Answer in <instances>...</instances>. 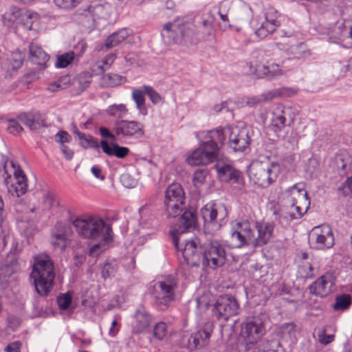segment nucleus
Listing matches in <instances>:
<instances>
[{
    "label": "nucleus",
    "mask_w": 352,
    "mask_h": 352,
    "mask_svg": "<svg viewBox=\"0 0 352 352\" xmlns=\"http://www.w3.org/2000/svg\"><path fill=\"white\" fill-rule=\"evenodd\" d=\"M144 91L139 89H135L132 93V98L136 104V107L139 113L143 116L148 113V109L145 104Z\"/></svg>",
    "instance_id": "40"
},
{
    "label": "nucleus",
    "mask_w": 352,
    "mask_h": 352,
    "mask_svg": "<svg viewBox=\"0 0 352 352\" xmlns=\"http://www.w3.org/2000/svg\"><path fill=\"white\" fill-rule=\"evenodd\" d=\"M83 0H54L55 5L60 8L69 10L76 7Z\"/></svg>",
    "instance_id": "54"
},
{
    "label": "nucleus",
    "mask_w": 352,
    "mask_h": 352,
    "mask_svg": "<svg viewBox=\"0 0 352 352\" xmlns=\"http://www.w3.org/2000/svg\"><path fill=\"white\" fill-rule=\"evenodd\" d=\"M77 234L82 239L94 241H112L113 230L111 225L96 216L77 217L72 221Z\"/></svg>",
    "instance_id": "1"
},
{
    "label": "nucleus",
    "mask_w": 352,
    "mask_h": 352,
    "mask_svg": "<svg viewBox=\"0 0 352 352\" xmlns=\"http://www.w3.org/2000/svg\"><path fill=\"white\" fill-rule=\"evenodd\" d=\"M276 96V94L274 91H270L267 92L263 93L261 96H254L248 98L245 102V105L248 106L250 107H254L257 104H260L263 101H266L268 100H271Z\"/></svg>",
    "instance_id": "43"
},
{
    "label": "nucleus",
    "mask_w": 352,
    "mask_h": 352,
    "mask_svg": "<svg viewBox=\"0 0 352 352\" xmlns=\"http://www.w3.org/2000/svg\"><path fill=\"white\" fill-rule=\"evenodd\" d=\"M104 11V6L99 2L94 1L82 10L81 15L87 18V21L90 25H94L96 20L102 17Z\"/></svg>",
    "instance_id": "30"
},
{
    "label": "nucleus",
    "mask_w": 352,
    "mask_h": 352,
    "mask_svg": "<svg viewBox=\"0 0 352 352\" xmlns=\"http://www.w3.org/2000/svg\"><path fill=\"white\" fill-rule=\"evenodd\" d=\"M102 140L100 144L89 133H77L80 144L85 148H98L101 147L104 153L108 156L124 159L130 153L127 147L120 146L118 142L123 143L119 138L121 133H100ZM132 135L133 133H122Z\"/></svg>",
    "instance_id": "2"
},
{
    "label": "nucleus",
    "mask_w": 352,
    "mask_h": 352,
    "mask_svg": "<svg viewBox=\"0 0 352 352\" xmlns=\"http://www.w3.org/2000/svg\"><path fill=\"white\" fill-rule=\"evenodd\" d=\"M291 205L289 206L292 210L294 211V214L296 216V218L297 219H300L304 214L306 213L307 209L309 207L310 201H308V204L305 206L302 204H297V203H290Z\"/></svg>",
    "instance_id": "52"
},
{
    "label": "nucleus",
    "mask_w": 352,
    "mask_h": 352,
    "mask_svg": "<svg viewBox=\"0 0 352 352\" xmlns=\"http://www.w3.org/2000/svg\"><path fill=\"white\" fill-rule=\"evenodd\" d=\"M208 174L206 169H199L194 173L193 175V184L195 186L199 187L203 185L206 182V178Z\"/></svg>",
    "instance_id": "49"
},
{
    "label": "nucleus",
    "mask_w": 352,
    "mask_h": 352,
    "mask_svg": "<svg viewBox=\"0 0 352 352\" xmlns=\"http://www.w3.org/2000/svg\"><path fill=\"white\" fill-rule=\"evenodd\" d=\"M120 182L126 188H134L137 184V180L129 173H124L120 176Z\"/></svg>",
    "instance_id": "57"
},
{
    "label": "nucleus",
    "mask_w": 352,
    "mask_h": 352,
    "mask_svg": "<svg viewBox=\"0 0 352 352\" xmlns=\"http://www.w3.org/2000/svg\"><path fill=\"white\" fill-rule=\"evenodd\" d=\"M196 31L199 37V41L208 39L210 36L213 35L214 28L211 21L203 20L196 25Z\"/></svg>",
    "instance_id": "38"
},
{
    "label": "nucleus",
    "mask_w": 352,
    "mask_h": 352,
    "mask_svg": "<svg viewBox=\"0 0 352 352\" xmlns=\"http://www.w3.org/2000/svg\"><path fill=\"white\" fill-rule=\"evenodd\" d=\"M196 30V25L190 22H168L164 24L161 36L168 45H196L200 42Z\"/></svg>",
    "instance_id": "3"
},
{
    "label": "nucleus",
    "mask_w": 352,
    "mask_h": 352,
    "mask_svg": "<svg viewBox=\"0 0 352 352\" xmlns=\"http://www.w3.org/2000/svg\"><path fill=\"white\" fill-rule=\"evenodd\" d=\"M239 305L232 295L225 294L218 297L213 305L212 316L218 320L227 321L239 313Z\"/></svg>",
    "instance_id": "14"
},
{
    "label": "nucleus",
    "mask_w": 352,
    "mask_h": 352,
    "mask_svg": "<svg viewBox=\"0 0 352 352\" xmlns=\"http://www.w3.org/2000/svg\"><path fill=\"white\" fill-rule=\"evenodd\" d=\"M276 45H281L282 47H279V48L285 51L291 59L305 58L311 54L307 45L303 42L292 45H287L286 43H277Z\"/></svg>",
    "instance_id": "23"
},
{
    "label": "nucleus",
    "mask_w": 352,
    "mask_h": 352,
    "mask_svg": "<svg viewBox=\"0 0 352 352\" xmlns=\"http://www.w3.org/2000/svg\"><path fill=\"white\" fill-rule=\"evenodd\" d=\"M74 58V52H69L57 57L55 66L57 68H65L72 63Z\"/></svg>",
    "instance_id": "47"
},
{
    "label": "nucleus",
    "mask_w": 352,
    "mask_h": 352,
    "mask_svg": "<svg viewBox=\"0 0 352 352\" xmlns=\"http://www.w3.org/2000/svg\"><path fill=\"white\" fill-rule=\"evenodd\" d=\"M287 199L289 203L302 204L306 206L308 204L309 199L305 189L299 188L294 185L287 190Z\"/></svg>",
    "instance_id": "31"
},
{
    "label": "nucleus",
    "mask_w": 352,
    "mask_h": 352,
    "mask_svg": "<svg viewBox=\"0 0 352 352\" xmlns=\"http://www.w3.org/2000/svg\"><path fill=\"white\" fill-rule=\"evenodd\" d=\"M28 184L27 183L14 184L11 186V191L12 189L14 190L16 196L19 197L23 195L27 192Z\"/></svg>",
    "instance_id": "64"
},
{
    "label": "nucleus",
    "mask_w": 352,
    "mask_h": 352,
    "mask_svg": "<svg viewBox=\"0 0 352 352\" xmlns=\"http://www.w3.org/2000/svg\"><path fill=\"white\" fill-rule=\"evenodd\" d=\"M116 272L115 265L111 263H106L102 270V277L104 279L114 276Z\"/></svg>",
    "instance_id": "60"
},
{
    "label": "nucleus",
    "mask_w": 352,
    "mask_h": 352,
    "mask_svg": "<svg viewBox=\"0 0 352 352\" xmlns=\"http://www.w3.org/2000/svg\"><path fill=\"white\" fill-rule=\"evenodd\" d=\"M167 333V326L165 322L157 323L153 329V336L158 340H162Z\"/></svg>",
    "instance_id": "51"
},
{
    "label": "nucleus",
    "mask_w": 352,
    "mask_h": 352,
    "mask_svg": "<svg viewBox=\"0 0 352 352\" xmlns=\"http://www.w3.org/2000/svg\"><path fill=\"white\" fill-rule=\"evenodd\" d=\"M197 220V212L195 209H186L178 220L177 232L184 233L194 229Z\"/></svg>",
    "instance_id": "24"
},
{
    "label": "nucleus",
    "mask_w": 352,
    "mask_h": 352,
    "mask_svg": "<svg viewBox=\"0 0 352 352\" xmlns=\"http://www.w3.org/2000/svg\"><path fill=\"white\" fill-rule=\"evenodd\" d=\"M215 168L219 177L225 182L234 181L238 182L240 177V173L233 168L230 164H224L217 162Z\"/></svg>",
    "instance_id": "29"
},
{
    "label": "nucleus",
    "mask_w": 352,
    "mask_h": 352,
    "mask_svg": "<svg viewBox=\"0 0 352 352\" xmlns=\"http://www.w3.org/2000/svg\"><path fill=\"white\" fill-rule=\"evenodd\" d=\"M253 229L250 221L237 222L230 232L228 245L231 248L253 247Z\"/></svg>",
    "instance_id": "13"
},
{
    "label": "nucleus",
    "mask_w": 352,
    "mask_h": 352,
    "mask_svg": "<svg viewBox=\"0 0 352 352\" xmlns=\"http://www.w3.org/2000/svg\"><path fill=\"white\" fill-rule=\"evenodd\" d=\"M145 94H146L151 102L154 104H158L162 100L161 96L151 86L144 85L143 87Z\"/></svg>",
    "instance_id": "53"
},
{
    "label": "nucleus",
    "mask_w": 352,
    "mask_h": 352,
    "mask_svg": "<svg viewBox=\"0 0 352 352\" xmlns=\"http://www.w3.org/2000/svg\"><path fill=\"white\" fill-rule=\"evenodd\" d=\"M339 190H342L344 196H352V176L342 184Z\"/></svg>",
    "instance_id": "62"
},
{
    "label": "nucleus",
    "mask_w": 352,
    "mask_h": 352,
    "mask_svg": "<svg viewBox=\"0 0 352 352\" xmlns=\"http://www.w3.org/2000/svg\"><path fill=\"white\" fill-rule=\"evenodd\" d=\"M309 243L314 248L318 250L331 248L334 245L331 228L327 224L313 228L309 233Z\"/></svg>",
    "instance_id": "15"
},
{
    "label": "nucleus",
    "mask_w": 352,
    "mask_h": 352,
    "mask_svg": "<svg viewBox=\"0 0 352 352\" xmlns=\"http://www.w3.org/2000/svg\"><path fill=\"white\" fill-rule=\"evenodd\" d=\"M255 34L261 39H263L270 35L274 34L275 39L288 38L296 41V32L292 29L280 28L276 29L265 20H263L259 27L255 30Z\"/></svg>",
    "instance_id": "18"
},
{
    "label": "nucleus",
    "mask_w": 352,
    "mask_h": 352,
    "mask_svg": "<svg viewBox=\"0 0 352 352\" xmlns=\"http://www.w3.org/2000/svg\"><path fill=\"white\" fill-rule=\"evenodd\" d=\"M263 50H256L252 53L250 61V72L254 73L258 78L273 80L281 76L282 72L278 64H269L265 58Z\"/></svg>",
    "instance_id": "6"
},
{
    "label": "nucleus",
    "mask_w": 352,
    "mask_h": 352,
    "mask_svg": "<svg viewBox=\"0 0 352 352\" xmlns=\"http://www.w3.org/2000/svg\"><path fill=\"white\" fill-rule=\"evenodd\" d=\"M23 56L19 52H16L12 54V59L10 60V67L13 71H17L23 65Z\"/></svg>",
    "instance_id": "55"
},
{
    "label": "nucleus",
    "mask_w": 352,
    "mask_h": 352,
    "mask_svg": "<svg viewBox=\"0 0 352 352\" xmlns=\"http://www.w3.org/2000/svg\"><path fill=\"white\" fill-rule=\"evenodd\" d=\"M67 225L63 222H57L52 232V245L54 248H60L64 250L66 246L67 241Z\"/></svg>",
    "instance_id": "27"
},
{
    "label": "nucleus",
    "mask_w": 352,
    "mask_h": 352,
    "mask_svg": "<svg viewBox=\"0 0 352 352\" xmlns=\"http://www.w3.org/2000/svg\"><path fill=\"white\" fill-rule=\"evenodd\" d=\"M143 124L138 121L118 120L113 126L114 132H142Z\"/></svg>",
    "instance_id": "33"
},
{
    "label": "nucleus",
    "mask_w": 352,
    "mask_h": 352,
    "mask_svg": "<svg viewBox=\"0 0 352 352\" xmlns=\"http://www.w3.org/2000/svg\"><path fill=\"white\" fill-rule=\"evenodd\" d=\"M219 153V146L216 142L209 140L200 144L186 158V162L190 166L208 165L218 159Z\"/></svg>",
    "instance_id": "11"
},
{
    "label": "nucleus",
    "mask_w": 352,
    "mask_h": 352,
    "mask_svg": "<svg viewBox=\"0 0 352 352\" xmlns=\"http://www.w3.org/2000/svg\"><path fill=\"white\" fill-rule=\"evenodd\" d=\"M299 274L302 278L306 279L312 278L314 276L312 265L309 263L302 264L299 268Z\"/></svg>",
    "instance_id": "59"
},
{
    "label": "nucleus",
    "mask_w": 352,
    "mask_h": 352,
    "mask_svg": "<svg viewBox=\"0 0 352 352\" xmlns=\"http://www.w3.org/2000/svg\"><path fill=\"white\" fill-rule=\"evenodd\" d=\"M30 59L34 65H44L49 59V56L39 46L31 43L29 47Z\"/></svg>",
    "instance_id": "34"
},
{
    "label": "nucleus",
    "mask_w": 352,
    "mask_h": 352,
    "mask_svg": "<svg viewBox=\"0 0 352 352\" xmlns=\"http://www.w3.org/2000/svg\"><path fill=\"white\" fill-rule=\"evenodd\" d=\"M274 214L276 215V219L283 226H287L292 221L297 219L294 211L292 210L290 206L280 209L278 212H274Z\"/></svg>",
    "instance_id": "39"
},
{
    "label": "nucleus",
    "mask_w": 352,
    "mask_h": 352,
    "mask_svg": "<svg viewBox=\"0 0 352 352\" xmlns=\"http://www.w3.org/2000/svg\"><path fill=\"white\" fill-rule=\"evenodd\" d=\"M279 166L268 161L253 162L248 169L250 177L255 184L262 187H267L274 182L278 175Z\"/></svg>",
    "instance_id": "5"
},
{
    "label": "nucleus",
    "mask_w": 352,
    "mask_h": 352,
    "mask_svg": "<svg viewBox=\"0 0 352 352\" xmlns=\"http://www.w3.org/2000/svg\"><path fill=\"white\" fill-rule=\"evenodd\" d=\"M36 19V16L35 14L25 10L16 26L18 28H21L25 31L31 30Z\"/></svg>",
    "instance_id": "42"
},
{
    "label": "nucleus",
    "mask_w": 352,
    "mask_h": 352,
    "mask_svg": "<svg viewBox=\"0 0 352 352\" xmlns=\"http://www.w3.org/2000/svg\"><path fill=\"white\" fill-rule=\"evenodd\" d=\"M19 122L31 131L45 126V119L38 111L23 112L19 114L16 119L11 118L7 120L6 128L8 132H21L23 127Z\"/></svg>",
    "instance_id": "12"
},
{
    "label": "nucleus",
    "mask_w": 352,
    "mask_h": 352,
    "mask_svg": "<svg viewBox=\"0 0 352 352\" xmlns=\"http://www.w3.org/2000/svg\"><path fill=\"white\" fill-rule=\"evenodd\" d=\"M290 111L289 108L278 107L272 113L271 123L269 129L273 132H279L286 126L285 116Z\"/></svg>",
    "instance_id": "25"
},
{
    "label": "nucleus",
    "mask_w": 352,
    "mask_h": 352,
    "mask_svg": "<svg viewBox=\"0 0 352 352\" xmlns=\"http://www.w3.org/2000/svg\"><path fill=\"white\" fill-rule=\"evenodd\" d=\"M328 36L331 42L344 48H352V25L337 23L329 32Z\"/></svg>",
    "instance_id": "17"
},
{
    "label": "nucleus",
    "mask_w": 352,
    "mask_h": 352,
    "mask_svg": "<svg viewBox=\"0 0 352 352\" xmlns=\"http://www.w3.org/2000/svg\"><path fill=\"white\" fill-rule=\"evenodd\" d=\"M31 276L37 294L40 296H47L54 287L55 278L54 263L48 255L40 254L35 257Z\"/></svg>",
    "instance_id": "4"
},
{
    "label": "nucleus",
    "mask_w": 352,
    "mask_h": 352,
    "mask_svg": "<svg viewBox=\"0 0 352 352\" xmlns=\"http://www.w3.org/2000/svg\"><path fill=\"white\" fill-rule=\"evenodd\" d=\"M201 245H199L197 241L191 240L186 241L184 248H180L184 259L188 265L202 266L204 251L200 249Z\"/></svg>",
    "instance_id": "19"
},
{
    "label": "nucleus",
    "mask_w": 352,
    "mask_h": 352,
    "mask_svg": "<svg viewBox=\"0 0 352 352\" xmlns=\"http://www.w3.org/2000/svg\"><path fill=\"white\" fill-rule=\"evenodd\" d=\"M185 193L178 183L170 184L166 191L164 200L165 213L168 218L178 216L184 209Z\"/></svg>",
    "instance_id": "7"
},
{
    "label": "nucleus",
    "mask_w": 352,
    "mask_h": 352,
    "mask_svg": "<svg viewBox=\"0 0 352 352\" xmlns=\"http://www.w3.org/2000/svg\"><path fill=\"white\" fill-rule=\"evenodd\" d=\"M352 303L349 294H342L336 297L333 308L335 311H345L348 309Z\"/></svg>",
    "instance_id": "45"
},
{
    "label": "nucleus",
    "mask_w": 352,
    "mask_h": 352,
    "mask_svg": "<svg viewBox=\"0 0 352 352\" xmlns=\"http://www.w3.org/2000/svg\"><path fill=\"white\" fill-rule=\"evenodd\" d=\"M255 227L258 234L256 236L253 230V248L267 244L273 236L274 224L268 221H257Z\"/></svg>",
    "instance_id": "20"
},
{
    "label": "nucleus",
    "mask_w": 352,
    "mask_h": 352,
    "mask_svg": "<svg viewBox=\"0 0 352 352\" xmlns=\"http://www.w3.org/2000/svg\"><path fill=\"white\" fill-rule=\"evenodd\" d=\"M231 133L229 141V146L235 152L244 151L249 146L250 138L248 133H237L232 136Z\"/></svg>",
    "instance_id": "32"
},
{
    "label": "nucleus",
    "mask_w": 352,
    "mask_h": 352,
    "mask_svg": "<svg viewBox=\"0 0 352 352\" xmlns=\"http://www.w3.org/2000/svg\"><path fill=\"white\" fill-rule=\"evenodd\" d=\"M52 139L59 145V148L65 159L70 161L74 156V151L69 148V144L72 141L69 133H55Z\"/></svg>",
    "instance_id": "28"
},
{
    "label": "nucleus",
    "mask_w": 352,
    "mask_h": 352,
    "mask_svg": "<svg viewBox=\"0 0 352 352\" xmlns=\"http://www.w3.org/2000/svg\"><path fill=\"white\" fill-rule=\"evenodd\" d=\"M224 102H228V104H226V106L223 105V110H225L228 112L232 113V111H234V109L236 107H244V102H240L239 100H238L236 102H234L232 100L229 99V100H225ZM232 116H233V113H232Z\"/></svg>",
    "instance_id": "63"
},
{
    "label": "nucleus",
    "mask_w": 352,
    "mask_h": 352,
    "mask_svg": "<svg viewBox=\"0 0 352 352\" xmlns=\"http://www.w3.org/2000/svg\"><path fill=\"white\" fill-rule=\"evenodd\" d=\"M140 213L142 222L146 225L151 224L155 219V214L148 207H142Z\"/></svg>",
    "instance_id": "50"
},
{
    "label": "nucleus",
    "mask_w": 352,
    "mask_h": 352,
    "mask_svg": "<svg viewBox=\"0 0 352 352\" xmlns=\"http://www.w3.org/2000/svg\"><path fill=\"white\" fill-rule=\"evenodd\" d=\"M97 243L92 245L89 250V255L91 256H96L99 255L104 251L105 245L110 241H96Z\"/></svg>",
    "instance_id": "58"
},
{
    "label": "nucleus",
    "mask_w": 352,
    "mask_h": 352,
    "mask_svg": "<svg viewBox=\"0 0 352 352\" xmlns=\"http://www.w3.org/2000/svg\"><path fill=\"white\" fill-rule=\"evenodd\" d=\"M135 323L133 329L136 333H141L149 327L152 318L144 306H140L135 314Z\"/></svg>",
    "instance_id": "26"
},
{
    "label": "nucleus",
    "mask_w": 352,
    "mask_h": 352,
    "mask_svg": "<svg viewBox=\"0 0 352 352\" xmlns=\"http://www.w3.org/2000/svg\"><path fill=\"white\" fill-rule=\"evenodd\" d=\"M10 254H13V257L11 258L10 263H6L1 266V271L3 272L6 270H9V272L4 273V277H10L19 270L18 258L16 256V248H12Z\"/></svg>",
    "instance_id": "46"
},
{
    "label": "nucleus",
    "mask_w": 352,
    "mask_h": 352,
    "mask_svg": "<svg viewBox=\"0 0 352 352\" xmlns=\"http://www.w3.org/2000/svg\"><path fill=\"white\" fill-rule=\"evenodd\" d=\"M106 79L107 83L111 87L120 85L126 81L124 76L113 73L107 74Z\"/></svg>",
    "instance_id": "48"
},
{
    "label": "nucleus",
    "mask_w": 352,
    "mask_h": 352,
    "mask_svg": "<svg viewBox=\"0 0 352 352\" xmlns=\"http://www.w3.org/2000/svg\"><path fill=\"white\" fill-rule=\"evenodd\" d=\"M92 74L89 72H81L78 77L79 83L83 87H87L91 81Z\"/></svg>",
    "instance_id": "61"
},
{
    "label": "nucleus",
    "mask_w": 352,
    "mask_h": 352,
    "mask_svg": "<svg viewBox=\"0 0 352 352\" xmlns=\"http://www.w3.org/2000/svg\"><path fill=\"white\" fill-rule=\"evenodd\" d=\"M177 287V282L170 275L164 277L154 284L151 294L161 309L168 307V304L175 300Z\"/></svg>",
    "instance_id": "9"
},
{
    "label": "nucleus",
    "mask_w": 352,
    "mask_h": 352,
    "mask_svg": "<svg viewBox=\"0 0 352 352\" xmlns=\"http://www.w3.org/2000/svg\"><path fill=\"white\" fill-rule=\"evenodd\" d=\"M333 283L334 280L332 274L326 273L320 276L315 282L309 285V292L316 296H327L331 293Z\"/></svg>",
    "instance_id": "22"
},
{
    "label": "nucleus",
    "mask_w": 352,
    "mask_h": 352,
    "mask_svg": "<svg viewBox=\"0 0 352 352\" xmlns=\"http://www.w3.org/2000/svg\"><path fill=\"white\" fill-rule=\"evenodd\" d=\"M247 125L243 120L236 121L232 124H228L225 128L221 126L217 127L212 129L207 130L205 132H224L227 130L228 132H242L243 130H245Z\"/></svg>",
    "instance_id": "44"
},
{
    "label": "nucleus",
    "mask_w": 352,
    "mask_h": 352,
    "mask_svg": "<svg viewBox=\"0 0 352 352\" xmlns=\"http://www.w3.org/2000/svg\"><path fill=\"white\" fill-rule=\"evenodd\" d=\"M204 251L202 267L216 269L224 265L226 253L224 247L217 239H210L200 246Z\"/></svg>",
    "instance_id": "10"
},
{
    "label": "nucleus",
    "mask_w": 352,
    "mask_h": 352,
    "mask_svg": "<svg viewBox=\"0 0 352 352\" xmlns=\"http://www.w3.org/2000/svg\"><path fill=\"white\" fill-rule=\"evenodd\" d=\"M226 208L222 205L208 204L201 210L205 226H211L214 230H219L227 217Z\"/></svg>",
    "instance_id": "16"
},
{
    "label": "nucleus",
    "mask_w": 352,
    "mask_h": 352,
    "mask_svg": "<svg viewBox=\"0 0 352 352\" xmlns=\"http://www.w3.org/2000/svg\"><path fill=\"white\" fill-rule=\"evenodd\" d=\"M24 11V10L15 6L10 7L9 10L2 16L3 23L7 25H12L15 23L16 25Z\"/></svg>",
    "instance_id": "36"
},
{
    "label": "nucleus",
    "mask_w": 352,
    "mask_h": 352,
    "mask_svg": "<svg viewBox=\"0 0 352 352\" xmlns=\"http://www.w3.org/2000/svg\"><path fill=\"white\" fill-rule=\"evenodd\" d=\"M107 113L112 117V120L116 123L120 120H124L126 116L128 110L124 104H112L107 109Z\"/></svg>",
    "instance_id": "37"
},
{
    "label": "nucleus",
    "mask_w": 352,
    "mask_h": 352,
    "mask_svg": "<svg viewBox=\"0 0 352 352\" xmlns=\"http://www.w3.org/2000/svg\"><path fill=\"white\" fill-rule=\"evenodd\" d=\"M130 34V30L122 28L113 32L107 38L105 45L107 48H112L124 41Z\"/></svg>",
    "instance_id": "35"
},
{
    "label": "nucleus",
    "mask_w": 352,
    "mask_h": 352,
    "mask_svg": "<svg viewBox=\"0 0 352 352\" xmlns=\"http://www.w3.org/2000/svg\"><path fill=\"white\" fill-rule=\"evenodd\" d=\"M212 322H207L201 329L191 334L188 339L189 347L199 349L209 344L211 334L213 331Z\"/></svg>",
    "instance_id": "21"
},
{
    "label": "nucleus",
    "mask_w": 352,
    "mask_h": 352,
    "mask_svg": "<svg viewBox=\"0 0 352 352\" xmlns=\"http://www.w3.org/2000/svg\"><path fill=\"white\" fill-rule=\"evenodd\" d=\"M264 324L258 317L247 318L241 324L240 336L245 350H250L265 334Z\"/></svg>",
    "instance_id": "8"
},
{
    "label": "nucleus",
    "mask_w": 352,
    "mask_h": 352,
    "mask_svg": "<svg viewBox=\"0 0 352 352\" xmlns=\"http://www.w3.org/2000/svg\"><path fill=\"white\" fill-rule=\"evenodd\" d=\"M280 14L273 7L267 8L264 12V20L276 29H280Z\"/></svg>",
    "instance_id": "41"
},
{
    "label": "nucleus",
    "mask_w": 352,
    "mask_h": 352,
    "mask_svg": "<svg viewBox=\"0 0 352 352\" xmlns=\"http://www.w3.org/2000/svg\"><path fill=\"white\" fill-rule=\"evenodd\" d=\"M57 302L60 309L65 310L72 303V296L69 293L61 294L57 298Z\"/></svg>",
    "instance_id": "56"
}]
</instances>
